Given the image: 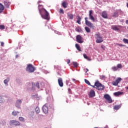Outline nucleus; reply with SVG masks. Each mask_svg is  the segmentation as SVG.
<instances>
[{
  "mask_svg": "<svg viewBox=\"0 0 128 128\" xmlns=\"http://www.w3.org/2000/svg\"><path fill=\"white\" fill-rule=\"evenodd\" d=\"M122 42L124 44H128V40L126 38H124Z\"/></svg>",
  "mask_w": 128,
  "mask_h": 128,
  "instance_id": "2f4dec72",
  "label": "nucleus"
},
{
  "mask_svg": "<svg viewBox=\"0 0 128 128\" xmlns=\"http://www.w3.org/2000/svg\"><path fill=\"white\" fill-rule=\"evenodd\" d=\"M88 96L89 98H94V96H96V92H94V90H91L88 93Z\"/></svg>",
  "mask_w": 128,
  "mask_h": 128,
  "instance_id": "9b49d317",
  "label": "nucleus"
},
{
  "mask_svg": "<svg viewBox=\"0 0 128 128\" xmlns=\"http://www.w3.org/2000/svg\"><path fill=\"white\" fill-rule=\"evenodd\" d=\"M125 88H126V90H128V86L126 87Z\"/></svg>",
  "mask_w": 128,
  "mask_h": 128,
  "instance_id": "8fccbe9b",
  "label": "nucleus"
},
{
  "mask_svg": "<svg viewBox=\"0 0 128 128\" xmlns=\"http://www.w3.org/2000/svg\"><path fill=\"white\" fill-rule=\"evenodd\" d=\"M36 114H40V108L36 107Z\"/></svg>",
  "mask_w": 128,
  "mask_h": 128,
  "instance_id": "c85d7f7f",
  "label": "nucleus"
},
{
  "mask_svg": "<svg viewBox=\"0 0 128 128\" xmlns=\"http://www.w3.org/2000/svg\"><path fill=\"white\" fill-rule=\"evenodd\" d=\"M76 31L78 32H80V28H76Z\"/></svg>",
  "mask_w": 128,
  "mask_h": 128,
  "instance_id": "e433bc0d",
  "label": "nucleus"
},
{
  "mask_svg": "<svg viewBox=\"0 0 128 128\" xmlns=\"http://www.w3.org/2000/svg\"><path fill=\"white\" fill-rule=\"evenodd\" d=\"M112 70L114 72H116V70H118V68L116 66H114L112 68Z\"/></svg>",
  "mask_w": 128,
  "mask_h": 128,
  "instance_id": "473e14b6",
  "label": "nucleus"
},
{
  "mask_svg": "<svg viewBox=\"0 0 128 128\" xmlns=\"http://www.w3.org/2000/svg\"><path fill=\"white\" fill-rule=\"evenodd\" d=\"M67 15L70 20H74V14L70 13H68Z\"/></svg>",
  "mask_w": 128,
  "mask_h": 128,
  "instance_id": "412c9836",
  "label": "nucleus"
},
{
  "mask_svg": "<svg viewBox=\"0 0 128 128\" xmlns=\"http://www.w3.org/2000/svg\"><path fill=\"white\" fill-rule=\"evenodd\" d=\"M84 82L86 84H88V86H92V88H96L97 90H103L104 89V86L102 85V84H100L98 81H96L94 83V86H92L90 84V81H88L86 79H84Z\"/></svg>",
  "mask_w": 128,
  "mask_h": 128,
  "instance_id": "f257e3e1",
  "label": "nucleus"
},
{
  "mask_svg": "<svg viewBox=\"0 0 128 128\" xmlns=\"http://www.w3.org/2000/svg\"><path fill=\"white\" fill-rule=\"evenodd\" d=\"M117 68H122V64H118L117 65Z\"/></svg>",
  "mask_w": 128,
  "mask_h": 128,
  "instance_id": "c9c22d12",
  "label": "nucleus"
},
{
  "mask_svg": "<svg viewBox=\"0 0 128 128\" xmlns=\"http://www.w3.org/2000/svg\"><path fill=\"white\" fill-rule=\"evenodd\" d=\"M95 38H96V42L97 44H100V42H104L102 37L100 34V33L95 34Z\"/></svg>",
  "mask_w": 128,
  "mask_h": 128,
  "instance_id": "7ed1b4c3",
  "label": "nucleus"
},
{
  "mask_svg": "<svg viewBox=\"0 0 128 128\" xmlns=\"http://www.w3.org/2000/svg\"><path fill=\"white\" fill-rule=\"evenodd\" d=\"M6 27L4 25H0V30H4Z\"/></svg>",
  "mask_w": 128,
  "mask_h": 128,
  "instance_id": "72a5a7b5",
  "label": "nucleus"
},
{
  "mask_svg": "<svg viewBox=\"0 0 128 128\" xmlns=\"http://www.w3.org/2000/svg\"><path fill=\"white\" fill-rule=\"evenodd\" d=\"M10 126H20V123L18 121H16V120H12L10 121Z\"/></svg>",
  "mask_w": 128,
  "mask_h": 128,
  "instance_id": "6e6552de",
  "label": "nucleus"
},
{
  "mask_svg": "<svg viewBox=\"0 0 128 128\" xmlns=\"http://www.w3.org/2000/svg\"><path fill=\"white\" fill-rule=\"evenodd\" d=\"M18 114H20V112L13 111L12 112V116H18Z\"/></svg>",
  "mask_w": 128,
  "mask_h": 128,
  "instance_id": "b1692460",
  "label": "nucleus"
},
{
  "mask_svg": "<svg viewBox=\"0 0 128 128\" xmlns=\"http://www.w3.org/2000/svg\"><path fill=\"white\" fill-rule=\"evenodd\" d=\"M36 86L38 88H40V83H36Z\"/></svg>",
  "mask_w": 128,
  "mask_h": 128,
  "instance_id": "4c0bfd02",
  "label": "nucleus"
},
{
  "mask_svg": "<svg viewBox=\"0 0 128 128\" xmlns=\"http://www.w3.org/2000/svg\"><path fill=\"white\" fill-rule=\"evenodd\" d=\"M8 82H10V78H7L4 80V84H8Z\"/></svg>",
  "mask_w": 128,
  "mask_h": 128,
  "instance_id": "7c9ffc66",
  "label": "nucleus"
},
{
  "mask_svg": "<svg viewBox=\"0 0 128 128\" xmlns=\"http://www.w3.org/2000/svg\"><path fill=\"white\" fill-rule=\"evenodd\" d=\"M124 94L122 92H118L114 93V96H120V94Z\"/></svg>",
  "mask_w": 128,
  "mask_h": 128,
  "instance_id": "aec40b11",
  "label": "nucleus"
},
{
  "mask_svg": "<svg viewBox=\"0 0 128 128\" xmlns=\"http://www.w3.org/2000/svg\"><path fill=\"white\" fill-rule=\"evenodd\" d=\"M83 56H84V58H86V59L87 60H90V58H88V56H86V54H84Z\"/></svg>",
  "mask_w": 128,
  "mask_h": 128,
  "instance_id": "393cba45",
  "label": "nucleus"
},
{
  "mask_svg": "<svg viewBox=\"0 0 128 128\" xmlns=\"http://www.w3.org/2000/svg\"><path fill=\"white\" fill-rule=\"evenodd\" d=\"M86 72H88V69L86 68Z\"/></svg>",
  "mask_w": 128,
  "mask_h": 128,
  "instance_id": "09e8293b",
  "label": "nucleus"
},
{
  "mask_svg": "<svg viewBox=\"0 0 128 128\" xmlns=\"http://www.w3.org/2000/svg\"><path fill=\"white\" fill-rule=\"evenodd\" d=\"M112 28L114 30H116V32H118L120 30V28H118L116 26H112Z\"/></svg>",
  "mask_w": 128,
  "mask_h": 128,
  "instance_id": "a211bd4d",
  "label": "nucleus"
},
{
  "mask_svg": "<svg viewBox=\"0 0 128 128\" xmlns=\"http://www.w3.org/2000/svg\"><path fill=\"white\" fill-rule=\"evenodd\" d=\"M2 102H4V100L2 98V96H0V104H2Z\"/></svg>",
  "mask_w": 128,
  "mask_h": 128,
  "instance_id": "58836bf2",
  "label": "nucleus"
},
{
  "mask_svg": "<svg viewBox=\"0 0 128 128\" xmlns=\"http://www.w3.org/2000/svg\"><path fill=\"white\" fill-rule=\"evenodd\" d=\"M72 64L74 68H78V64L77 62H72Z\"/></svg>",
  "mask_w": 128,
  "mask_h": 128,
  "instance_id": "cd10ccee",
  "label": "nucleus"
},
{
  "mask_svg": "<svg viewBox=\"0 0 128 128\" xmlns=\"http://www.w3.org/2000/svg\"><path fill=\"white\" fill-rule=\"evenodd\" d=\"M75 46L76 50H78V52H82V49H80V46L78 44H76Z\"/></svg>",
  "mask_w": 128,
  "mask_h": 128,
  "instance_id": "4be33fe9",
  "label": "nucleus"
},
{
  "mask_svg": "<svg viewBox=\"0 0 128 128\" xmlns=\"http://www.w3.org/2000/svg\"><path fill=\"white\" fill-rule=\"evenodd\" d=\"M42 110L44 114H48V108L46 106L44 105L42 108Z\"/></svg>",
  "mask_w": 128,
  "mask_h": 128,
  "instance_id": "4468645a",
  "label": "nucleus"
},
{
  "mask_svg": "<svg viewBox=\"0 0 128 128\" xmlns=\"http://www.w3.org/2000/svg\"><path fill=\"white\" fill-rule=\"evenodd\" d=\"M0 124H3V125H4V124H5L6 122H5L4 120H2V121L0 122Z\"/></svg>",
  "mask_w": 128,
  "mask_h": 128,
  "instance_id": "ea45409f",
  "label": "nucleus"
},
{
  "mask_svg": "<svg viewBox=\"0 0 128 128\" xmlns=\"http://www.w3.org/2000/svg\"><path fill=\"white\" fill-rule=\"evenodd\" d=\"M104 98H105V100H106L108 101V102L109 104H112V97H110V95H108V94L104 95Z\"/></svg>",
  "mask_w": 128,
  "mask_h": 128,
  "instance_id": "423d86ee",
  "label": "nucleus"
},
{
  "mask_svg": "<svg viewBox=\"0 0 128 128\" xmlns=\"http://www.w3.org/2000/svg\"><path fill=\"white\" fill-rule=\"evenodd\" d=\"M26 70L28 72H34L36 70V68L32 64H29L26 68Z\"/></svg>",
  "mask_w": 128,
  "mask_h": 128,
  "instance_id": "20e7f679",
  "label": "nucleus"
},
{
  "mask_svg": "<svg viewBox=\"0 0 128 128\" xmlns=\"http://www.w3.org/2000/svg\"><path fill=\"white\" fill-rule=\"evenodd\" d=\"M84 28L86 32H90V29L88 27L86 26Z\"/></svg>",
  "mask_w": 128,
  "mask_h": 128,
  "instance_id": "bb28decb",
  "label": "nucleus"
},
{
  "mask_svg": "<svg viewBox=\"0 0 128 128\" xmlns=\"http://www.w3.org/2000/svg\"><path fill=\"white\" fill-rule=\"evenodd\" d=\"M59 12H60V14H64V9H62V8H60Z\"/></svg>",
  "mask_w": 128,
  "mask_h": 128,
  "instance_id": "c756f323",
  "label": "nucleus"
},
{
  "mask_svg": "<svg viewBox=\"0 0 128 128\" xmlns=\"http://www.w3.org/2000/svg\"><path fill=\"white\" fill-rule=\"evenodd\" d=\"M40 13L42 18H44V20H50V14L46 10V9H44V12H40Z\"/></svg>",
  "mask_w": 128,
  "mask_h": 128,
  "instance_id": "f03ea898",
  "label": "nucleus"
},
{
  "mask_svg": "<svg viewBox=\"0 0 128 128\" xmlns=\"http://www.w3.org/2000/svg\"><path fill=\"white\" fill-rule=\"evenodd\" d=\"M126 24H128V20H126Z\"/></svg>",
  "mask_w": 128,
  "mask_h": 128,
  "instance_id": "de8ad7c7",
  "label": "nucleus"
},
{
  "mask_svg": "<svg viewBox=\"0 0 128 128\" xmlns=\"http://www.w3.org/2000/svg\"><path fill=\"white\" fill-rule=\"evenodd\" d=\"M120 82H122V78H118L115 81H114L112 82V84H113V86H116L118 84H120Z\"/></svg>",
  "mask_w": 128,
  "mask_h": 128,
  "instance_id": "0eeeda50",
  "label": "nucleus"
},
{
  "mask_svg": "<svg viewBox=\"0 0 128 128\" xmlns=\"http://www.w3.org/2000/svg\"><path fill=\"white\" fill-rule=\"evenodd\" d=\"M0 44L2 46H4V42H1Z\"/></svg>",
  "mask_w": 128,
  "mask_h": 128,
  "instance_id": "37998d69",
  "label": "nucleus"
},
{
  "mask_svg": "<svg viewBox=\"0 0 128 128\" xmlns=\"http://www.w3.org/2000/svg\"><path fill=\"white\" fill-rule=\"evenodd\" d=\"M92 10H90L89 11V18H90V20H92V22H95L96 21V19L94 18V16H92Z\"/></svg>",
  "mask_w": 128,
  "mask_h": 128,
  "instance_id": "9d476101",
  "label": "nucleus"
},
{
  "mask_svg": "<svg viewBox=\"0 0 128 128\" xmlns=\"http://www.w3.org/2000/svg\"><path fill=\"white\" fill-rule=\"evenodd\" d=\"M4 10V6L2 4V3H0V14H2V12Z\"/></svg>",
  "mask_w": 128,
  "mask_h": 128,
  "instance_id": "f3484780",
  "label": "nucleus"
},
{
  "mask_svg": "<svg viewBox=\"0 0 128 128\" xmlns=\"http://www.w3.org/2000/svg\"><path fill=\"white\" fill-rule=\"evenodd\" d=\"M120 105H116L114 106V110H120Z\"/></svg>",
  "mask_w": 128,
  "mask_h": 128,
  "instance_id": "5701e85b",
  "label": "nucleus"
},
{
  "mask_svg": "<svg viewBox=\"0 0 128 128\" xmlns=\"http://www.w3.org/2000/svg\"><path fill=\"white\" fill-rule=\"evenodd\" d=\"M100 78H106V76L104 75H102V76H100Z\"/></svg>",
  "mask_w": 128,
  "mask_h": 128,
  "instance_id": "c03bdc74",
  "label": "nucleus"
},
{
  "mask_svg": "<svg viewBox=\"0 0 128 128\" xmlns=\"http://www.w3.org/2000/svg\"><path fill=\"white\" fill-rule=\"evenodd\" d=\"M102 16L104 18H108V13H106V11L103 12H102Z\"/></svg>",
  "mask_w": 128,
  "mask_h": 128,
  "instance_id": "2eb2a0df",
  "label": "nucleus"
},
{
  "mask_svg": "<svg viewBox=\"0 0 128 128\" xmlns=\"http://www.w3.org/2000/svg\"><path fill=\"white\" fill-rule=\"evenodd\" d=\"M4 4L6 8H8L10 5V3L8 1H4Z\"/></svg>",
  "mask_w": 128,
  "mask_h": 128,
  "instance_id": "6ab92c4d",
  "label": "nucleus"
},
{
  "mask_svg": "<svg viewBox=\"0 0 128 128\" xmlns=\"http://www.w3.org/2000/svg\"><path fill=\"white\" fill-rule=\"evenodd\" d=\"M76 40L78 42L79 44H82L84 41H82V38L80 35H77L76 36Z\"/></svg>",
  "mask_w": 128,
  "mask_h": 128,
  "instance_id": "1a4fd4ad",
  "label": "nucleus"
},
{
  "mask_svg": "<svg viewBox=\"0 0 128 128\" xmlns=\"http://www.w3.org/2000/svg\"><path fill=\"white\" fill-rule=\"evenodd\" d=\"M58 84L60 88L64 86V82H62V78H58Z\"/></svg>",
  "mask_w": 128,
  "mask_h": 128,
  "instance_id": "f8f14e48",
  "label": "nucleus"
},
{
  "mask_svg": "<svg viewBox=\"0 0 128 128\" xmlns=\"http://www.w3.org/2000/svg\"><path fill=\"white\" fill-rule=\"evenodd\" d=\"M70 59H68V60H67V64H70Z\"/></svg>",
  "mask_w": 128,
  "mask_h": 128,
  "instance_id": "79ce46f5",
  "label": "nucleus"
},
{
  "mask_svg": "<svg viewBox=\"0 0 128 128\" xmlns=\"http://www.w3.org/2000/svg\"><path fill=\"white\" fill-rule=\"evenodd\" d=\"M68 90L70 94H71L70 92H72V90H70V88H69L68 89Z\"/></svg>",
  "mask_w": 128,
  "mask_h": 128,
  "instance_id": "a18cd8bd",
  "label": "nucleus"
},
{
  "mask_svg": "<svg viewBox=\"0 0 128 128\" xmlns=\"http://www.w3.org/2000/svg\"><path fill=\"white\" fill-rule=\"evenodd\" d=\"M68 2L64 1L62 2V6H63L64 8H68Z\"/></svg>",
  "mask_w": 128,
  "mask_h": 128,
  "instance_id": "dca6fc26",
  "label": "nucleus"
},
{
  "mask_svg": "<svg viewBox=\"0 0 128 128\" xmlns=\"http://www.w3.org/2000/svg\"><path fill=\"white\" fill-rule=\"evenodd\" d=\"M19 120L20 122H24V118L22 117H19Z\"/></svg>",
  "mask_w": 128,
  "mask_h": 128,
  "instance_id": "f704fd0d",
  "label": "nucleus"
},
{
  "mask_svg": "<svg viewBox=\"0 0 128 128\" xmlns=\"http://www.w3.org/2000/svg\"><path fill=\"white\" fill-rule=\"evenodd\" d=\"M72 80H74H74H76V79L72 78Z\"/></svg>",
  "mask_w": 128,
  "mask_h": 128,
  "instance_id": "3c124183",
  "label": "nucleus"
},
{
  "mask_svg": "<svg viewBox=\"0 0 128 128\" xmlns=\"http://www.w3.org/2000/svg\"><path fill=\"white\" fill-rule=\"evenodd\" d=\"M118 46H126L122 44H118Z\"/></svg>",
  "mask_w": 128,
  "mask_h": 128,
  "instance_id": "a19ab883",
  "label": "nucleus"
},
{
  "mask_svg": "<svg viewBox=\"0 0 128 128\" xmlns=\"http://www.w3.org/2000/svg\"><path fill=\"white\" fill-rule=\"evenodd\" d=\"M85 24L87 25L90 28H94V24L90 22L88 20L87 17L85 18Z\"/></svg>",
  "mask_w": 128,
  "mask_h": 128,
  "instance_id": "39448f33",
  "label": "nucleus"
},
{
  "mask_svg": "<svg viewBox=\"0 0 128 128\" xmlns=\"http://www.w3.org/2000/svg\"><path fill=\"white\" fill-rule=\"evenodd\" d=\"M77 22H76L77 23H78V24H80V20H81V18H80V16H78V18H77Z\"/></svg>",
  "mask_w": 128,
  "mask_h": 128,
  "instance_id": "a878e982",
  "label": "nucleus"
},
{
  "mask_svg": "<svg viewBox=\"0 0 128 128\" xmlns=\"http://www.w3.org/2000/svg\"><path fill=\"white\" fill-rule=\"evenodd\" d=\"M20 104H22V100H18L16 101V108H20Z\"/></svg>",
  "mask_w": 128,
  "mask_h": 128,
  "instance_id": "ddd939ff",
  "label": "nucleus"
},
{
  "mask_svg": "<svg viewBox=\"0 0 128 128\" xmlns=\"http://www.w3.org/2000/svg\"><path fill=\"white\" fill-rule=\"evenodd\" d=\"M113 16H116V13H114Z\"/></svg>",
  "mask_w": 128,
  "mask_h": 128,
  "instance_id": "49530a36",
  "label": "nucleus"
}]
</instances>
